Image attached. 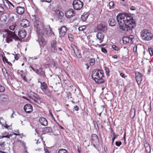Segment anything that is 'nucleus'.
Wrapping results in <instances>:
<instances>
[{
    "instance_id": "f257e3e1",
    "label": "nucleus",
    "mask_w": 153,
    "mask_h": 153,
    "mask_svg": "<svg viewBox=\"0 0 153 153\" xmlns=\"http://www.w3.org/2000/svg\"><path fill=\"white\" fill-rule=\"evenodd\" d=\"M117 19L120 29L123 31H130L136 26L135 20L128 13L119 14L117 16Z\"/></svg>"
},
{
    "instance_id": "f03ea898",
    "label": "nucleus",
    "mask_w": 153,
    "mask_h": 153,
    "mask_svg": "<svg viewBox=\"0 0 153 153\" xmlns=\"http://www.w3.org/2000/svg\"><path fill=\"white\" fill-rule=\"evenodd\" d=\"M103 71L100 70H96L92 72V77L96 82L102 84L104 82V80L102 79L103 76Z\"/></svg>"
},
{
    "instance_id": "7ed1b4c3",
    "label": "nucleus",
    "mask_w": 153,
    "mask_h": 153,
    "mask_svg": "<svg viewBox=\"0 0 153 153\" xmlns=\"http://www.w3.org/2000/svg\"><path fill=\"white\" fill-rule=\"evenodd\" d=\"M5 34L3 35V38H6V41L7 43L12 42L13 39H14L15 41L19 39V37L15 34V32L10 31L8 30H5Z\"/></svg>"
},
{
    "instance_id": "20e7f679",
    "label": "nucleus",
    "mask_w": 153,
    "mask_h": 153,
    "mask_svg": "<svg viewBox=\"0 0 153 153\" xmlns=\"http://www.w3.org/2000/svg\"><path fill=\"white\" fill-rule=\"evenodd\" d=\"M32 16L34 17V20L33 21L34 27L35 29H36L37 33H39V32H41L44 33V31H43V29L45 26L43 23L38 20V18L36 17V15Z\"/></svg>"
},
{
    "instance_id": "39448f33",
    "label": "nucleus",
    "mask_w": 153,
    "mask_h": 153,
    "mask_svg": "<svg viewBox=\"0 0 153 153\" xmlns=\"http://www.w3.org/2000/svg\"><path fill=\"white\" fill-rule=\"evenodd\" d=\"M140 34L142 39L145 41H150L153 37V35L150 31L146 29L142 30Z\"/></svg>"
},
{
    "instance_id": "423d86ee",
    "label": "nucleus",
    "mask_w": 153,
    "mask_h": 153,
    "mask_svg": "<svg viewBox=\"0 0 153 153\" xmlns=\"http://www.w3.org/2000/svg\"><path fill=\"white\" fill-rule=\"evenodd\" d=\"M37 34L38 39L36 41H38L41 46L43 47L46 44V42L43 37L44 36V33L39 32Z\"/></svg>"
},
{
    "instance_id": "0eeeda50",
    "label": "nucleus",
    "mask_w": 153,
    "mask_h": 153,
    "mask_svg": "<svg viewBox=\"0 0 153 153\" xmlns=\"http://www.w3.org/2000/svg\"><path fill=\"white\" fill-rule=\"evenodd\" d=\"M41 88L44 93L47 96L50 97H51V91L48 89V86L47 84L44 82L41 83Z\"/></svg>"
},
{
    "instance_id": "6e6552de",
    "label": "nucleus",
    "mask_w": 153,
    "mask_h": 153,
    "mask_svg": "<svg viewBox=\"0 0 153 153\" xmlns=\"http://www.w3.org/2000/svg\"><path fill=\"white\" fill-rule=\"evenodd\" d=\"M83 4L80 0H74L73 5L74 9L76 10H79L82 7Z\"/></svg>"
},
{
    "instance_id": "1a4fd4ad",
    "label": "nucleus",
    "mask_w": 153,
    "mask_h": 153,
    "mask_svg": "<svg viewBox=\"0 0 153 153\" xmlns=\"http://www.w3.org/2000/svg\"><path fill=\"white\" fill-rule=\"evenodd\" d=\"M91 142L93 146L95 148L99 145L98 138L97 135L95 134H93L91 136Z\"/></svg>"
},
{
    "instance_id": "9d476101",
    "label": "nucleus",
    "mask_w": 153,
    "mask_h": 153,
    "mask_svg": "<svg viewBox=\"0 0 153 153\" xmlns=\"http://www.w3.org/2000/svg\"><path fill=\"white\" fill-rule=\"evenodd\" d=\"M44 31V34L45 33L46 35L48 36H51L53 35H54V33L52 31L50 25L45 26L43 31Z\"/></svg>"
},
{
    "instance_id": "9b49d317",
    "label": "nucleus",
    "mask_w": 153,
    "mask_h": 153,
    "mask_svg": "<svg viewBox=\"0 0 153 153\" xmlns=\"http://www.w3.org/2000/svg\"><path fill=\"white\" fill-rule=\"evenodd\" d=\"M105 34L100 32H98L96 34V41L100 43H101L103 41Z\"/></svg>"
},
{
    "instance_id": "f8f14e48",
    "label": "nucleus",
    "mask_w": 153,
    "mask_h": 153,
    "mask_svg": "<svg viewBox=\"0 0 153 153\" xmlns=\"http://www.w3.org/2000/svg\"><path fill=\"white\" fill-rule=\"evenodd\" d=\"M65 16L68 19H70L74 16L75 13L73 9H71L65 11Z\"/></svg>"
},
{
    "instance_id": "ddd939ff",
    "label": "nucleus",
    "mask_w": 153,
    "mask_h": 153,
    "mask_svg": "<svg viewBox=\"0 0 153 153\" xmlns=\"http://www.w3.org/2000/svg\"><path fill=\"white\" fill-rule=\"evenodd\" d=\"M56 41L55 40L52 41L51 42V52L55 53L57 51Z\"/></svg>"
},
{
    "instance_id": "4468645a",
    "label": "nucleus",
    "mask_w": 153,
    "mask_h": 153,
    "mask_svg": "<svg viewBox=\"0 0 153 153\" xmlns=\"http://www.w3.org/2000/svg\"><path fill=\"white\" fill-rule=\"evenodd\" d=\"M60 37H63L66 34L67 31L66 27L64 26H62L58 29Z\"/></svg>"
},
{
    "instance_id": "2eb2a0df",
    "label": "nucleus",
    "mask_w": 153,
    "mask_h": 153,
    "mask_svg": "<svg viewBox=\"0 0 153 153\" xmlns=\"http://www.w3.org/2000/svg\"><path fill=\"white\" fill-rule=\"evenodd\" d=\"M25 111L27 113H30L33 110L32 105L30 104H27L24 107Z\"/></svg>"
},
{
    "instance_id": "dca6fc26",
    "label": "nucleus",
    "mask_w": 153,
    "mask_h": 153,
    "mask_svg": "<svg viewBox=\"0 0 153 153\" xmlns=\"http://www.w3.org/2000/svg\"><path fill=\"white\" fill-rule=\"evenodd\" d=\"M30 23L29 21L26 19H23L22 20L20 25L24 28H26L30 26Z\"/></svg>"
},
{
    "instance_id": "f3484780",
    "label": "nucleus",
    "mask_w": 153,
    "mask_h": 153,
    "mask_svg": "<svg viewBox=\"0 0 153 153\" xmlns=\"http://www.w3.org/2000/svg\"><path fill=\"white\" fill-rule=\"evenodd\" d=\"M97 29L98 30L105 33L107 30V28L105 24H100L98 25Z\"/></svg>"
},
{
    "instance_id": "a211bd4d",
    "label": "nucleus",
    "mask_w": 153,
    "mask_h": 153,
    "mask_svg": "<svg viewBox=\"0 0 153 153\" xmlns=\"http://www.w3.org/2000/svg\"><path fill=\"white\" fill-rule=\"evenodd\" d=\"M16 13L20 15L23 14L25 11V9L24 7L21 6H17L16 9Z\"/></svg>"
},
{
    "instance_id": "6ab92c4d",
    "label": "nucleus",
    "mask_w": 153,
    "mask_h": 153,
    "mask_svg": "<svg viewBox=\"0 0 153 153\" xmlns=\"http://www.w3.org/2000/svg\"><path fill=\"white\" fill-rule=\"evenodd\" d=\"M142 74L141 73L137 72L136 74V79L138 84H140L142 80Z\"/></svg>"
},
{
    "instance_id": "aec40b11",
    "label": "nucleus",
    "mask_w": 153,
    "mask_h": 153,
    "mask_svg": "<svg viewBox=\"0 0 153 153\" xmlns=\"http://www.w3.org/2000/svg\"><path fill=\"white\" fill-rule=\"evenodd\" d=\"M40 123L44 126H46L48 125V122L46 119L44 117H40L39 119Z\"/></svg>"
},
{
    "instance_id": "412c9836",
    "label": "nucleus",
    "mask_w": 153,
    "mask_h": 153,
    "mask_svg": "<svg viewBox=\"0 0 153 153\" xmlns=\"http://www.w3.org/2000/svg\"><path fill=\"white\" fill-rule=\"evenodd\" d=\"M26 35V33L24 29H22L20 30L18 33L19 36L21 38L23 39L25 38Z\"/></svg>"
},
{
    "instance_id": "4be33fe9",
    "label": "nucleus",
    "mask_w": 153,
    "mask_h": 153,
    "mask_svg": "<svg viewBox=\"0 0 153 153\" xmlns=\"http://www.w3.org/2000/svg\"><path fill=\"white\" fill-rule=\"evenodd\" d=\"M109 25L111 26H114L116 24L115 20L113 19H110L108 20Z\"/></svg>"
},
{
    "instance_id": "5701e85b",
    "label": "nucleus",
    "mask_w": 153,
    "mask_h": 153,
    "mask_svg": "<svg viewBox=\"0 0 153 153\" xmlns=\"http://www.w3.org/2000/svg\"><path fill=\"white\" fill-rule=\"evenodd\" d=\"M89 14L87 13H85L82 15L81 19L83 22H85L87 20Z\"/></svg>"
},
{
    "instance_id": "b1692460",
    "label": "nucleus",
    "mask_w": 153,
    "mask_h": 153,
    "mask_svg": "<svg viewBox=\"0 0 153 153\" xmlns=\"http://www.w3.org/2000/svg\"><path fill=\"white\" fill-rule=\"evenodd\" d=\"M28 93L29 94L28 96H32L33 97H34L35 98H36V99H39V97L38 95V94L35 93L31 91H30V92H28Z\"/></svg>"
},
{
    "instance_id": "393cba45",
    "label": "nucleus",
    "mask_w": 153,
    "mask_h": 153,
    "mask_svg": "<svg viewBox=\"0 0 153 153\" xmlns=\"http://www.w3.org/2000/svg\"><path fill=\"white\" fill-rule=\"evenodd\" d=\"M89 63L90 66H93L94 65L95 62V60L93 58H91L89 60Z\"/></svg>"
},
{
    "instance_id": "a878e982",
    "label": "nucleus",
    "mask_w": 153,
    "mask_h": 153,
    "mask_svg": "<svg viewBox=\"0 0 153 153\" xmlns=\"http://www.w3.org/2000/svg\"><path fill=\"white\" fill-rule=\"evenodd\" d=\"M123 41L124 43L127 44L129 43V39L128 37H124L123 39Z\"/></svg>"
},
{
    "instance_id": "bb28decb",
    "label": "nucleus",
    "mask_w": 153,
    "mask_h": 153,
    "mask_svg": "<svg viewBox=\"0 0 153 153\" xmlns=\"http://www.w3.org/2000/svg\"><path fill=\"white\" fill-rule=\"evenodd\" d=\"M51 131L52 129L50 127H46L43 129V131L45 133L51 132Z\"/></svg>"
},
{
    "instance_id": "cd10ccee",
    "label": "nucleus",
    "mask_w": 153,
    "mask_h": 153,
    "mask_svg": "<svg viewBox=\"0 0 153 153\" xmlns=\"http://www.w3.org/2000/svg\"><path fill=\"white\" fill-rule=\"evenodd\" d=\"M56 13L57 15L62 17L64 16L63 13L59 10H57L56 11Z\"/></svg>"
},
{
    "instance_id": "c85d7f7f",
    "label": "nucleus",
    "mask_w": 153,
    "mask_h": 153,
    "mask_svg": "<svg viewBox=\"0 0 153 153\" xmlns=\"http://www.w3.org/2000/svg\"><path fill=\"white\" fill-rule=\"evenodd\" d=\"M145 146L146 150L147 152L150 150L151 148L149 144L148 143H146L145 144Z\"/></svg>"
},
{
    "instance_id": "c756f323",
    "label": "nucleus",
    "mask_w": 153,
    "mask_h": 153,
    "mask_svg": "<svg viewBox=\"0 0 153 153\" xmlns=\"http://www.w3.org/2000/svg\"><path fill=\"white\" fill-rule=\"evenodd\" d=\"M2 60L4 62H5L7 63L9 65L12 66V64L11 62L8 61L7 59L5 57H3L2 58Z\"/></svg>"
},
{
    "instance_id": "7c9ffc66",
    "label": "nucleus",
    "mask_w": 153,
    "mask_h": 153,
    "mask_svg": "<svg viewBox=\"0 0 153 153\" xmlns=\"http://www.w3.org/2000/svg\"><path fill=\"white\" fill-rule=\"evenodd\" d=\"M39 75L43 76H45V72L40 68H39Z\"/></svg>"
},
{
    "instance_id": "2f4dec72",
    "label": "nucleus",
    "mask_w": 153,
    "mask_h": 153,
    "mask_svg": "<svg viewBox=\"0 0 153 153\" xmlns=\"http://www.w3.org/2000/svg\"><path fill=\"white\" fill-rule=\"evenodd\" d=\"M74 52L75 53V54L77 57L79 58L81 57V55L78 51L77 50L75 51Z\"/></svg>"
},
{
    "instance_id": "473e14b6",
    "label": "nucleus",
    "mask_w": 153,
    "mask_h": 153,
    "mask_svg": "<svg viewBox=\"0 0 153 153\" xmlns=\"http://www.w3.org/2000/svg\"><path fill=\"white\" fill-rule=\"evenodd\" d=\"M86 28V26L85 25H83L79 27L78 28V30L80 32H81L85 30Z\"/></svg>"
},
{
    "instance_id": "72a5a7b5",
    "label": "nucleus",
    "mask_w": 153,
    "mask_h": 153,
    "mask_svg": "<svg viewBox=\"0 0 153 153\" xmlns=\"http://www.w3.org/2000/svg\"><path fill=\"white\" fill-rule=\"evenodd\" d=\"M129 43L131 44L133 42V40L134 39V37L133 35H130L129 37Z\"/></svg>"
},
{
    "instance_id": "f704fd0d",
    "label": "nucleus",
    "mask_w": 153,
    "mask_h": 153,
    "mask_svg": "<svg viewBox=\"0 0 153 153\" xmlns=\"http://www.w3.org/2000/svg\"><path fill=\"white\" fill-rule=\"evenodd\" d=\"M58 153H68L67 151L65 149H59Z\"/></svg>"
},
{
    "instance_id": "c9c22d12",
    "label": "nucleus",
    "mask_w": 153,
    "mask_h": 153,
    "mask_svg": "<svg viewBox=\"0 0 153 153\" xmlns=\"http://www.w3.org/2000/svg\"><path fill=\"white\" fill-rule=\"evenodd\" d=\"M135 109L134 108H133L131 109V111H130V115H133V117H134L135 116Z\"/></svg>"
},
{
    "instance_id": "e433bc0d",
    "label": "nucleus",
    "mask_w": 153,
    "mask_h": 153,
    "mask_svg": "<svg viewBox=\"0 0 153 153\" xmlns=\"http://www.w3.org/2000/svg\"><path fill=\"white\" fill-rule=\"evenodd\" d=\"M26 75V74L25 73H24V74H22L21 76L24 81L25 82H27V79L26 78L25 76Z\"/></svg>"
},
{
    "instance_id": "4c0bfd02",
    "label": "nucleus",
    "mask_w": 153,
    "mask_h": 153,
    "mask_svg": "<svg viewBox=\"0 0 153 153\" xmlns=\"http://www.w3.org/2000/svg\"><path fill=\"white\" fill-rule=\"evenodd\" d=\"M1 100L4 102H5L7 101V99L5 97V96L4 95H2L1 96Z\"/></svg>"
},
{
    "instance_id": "58836bf2",
    "label": "nucleus",
    "mask_w": 153,
    "mask_h": 153,
    "mask_svg": "<svg viewBox=\"0 0 153 153\" xmlns=\"http://www.w3.org/2000/svg\"><path fill=\"white\" fill-rule=\"evenodd\" d=\"M28 97L30 99H32L34 101L38 104L39 103V102L38 101V100H36V99H35L34 98L32 97L31 96H28Z\"/></svg>"
},
{
    "instance_id": "ea45409f",
    "label": "nucleus",
    "mask_w": 153,
    "mask_h": 153,
    "mask_svg": "<svg viewBox=\"0 0 153 153\" xmlns=\"http://www.w3.org/2000/svg\"><path fill=\"white\" fill-rule=\"evenodd\" d=\"M105 72L107 75H108L109 73V69L107 67H105L104 68Z\"/></svg>"
},
{
    "instance_id": "a19ab883",
    "label": "nucleus",
    "mask_w": 153,
    "mask_h": 153,
    "mask_svg": "<svg viewBox=\"0 0 153 153\" xmlns=\"http://www.w3.org/2000/svg\"><path fill=\"white\" fill-rule=\"evenodd\" d=\"M16 27V24H15L10 26V27L9 28L10 30H13Z\"/></svg>"
},
{
    "instance_id": "79ce46f5",
    "label": "nucleus",
    "mask_w": 153,
    "mask_h": 153,
    "mask_svg": "<svg viewBox=\"0 0 153 153\" xmlns=\"http://www.w3.org/2000/svg\"><path fill=\"white\" fill-rule=\"evenodd\" d=\"M149 51L151 56L153 55V50L152 48H149L148 49Z\"/></svg>"
},
{
    "instance_id": "37998d69",
    "label": "nucleus",
    "mask_w": 153,
    "mask_h": 153,
    "mask_svg": "<svg viewBox=\"0 0 153 153\" xmlns=\"http://www.w3.org/2000/svg\"><path fill=\"white\" fill-rule=\"evenodd\" d=\"M5 90L4 87L0 84V92H3Z\"/></svg>"
},
{
    "instance_id": "c03bdc74",
    "label": "nucleus",
    "mask_w": 153,
    "mask_h": 153,
    "mask_svg": "<svg viewBox=\"0 0 153 153\" xmlns=\"http://www.w3.org/2000/svg\"><path fill=\"white\" fill-rule=\"evenodd\" d=\"M4 9L3 7L0 6V14H2L4 11Z\"/></svg>"
},
{
    "instance_id": "a18cd8bd",
    "label": "nucleus",
    "mask_w": 153,
    "mask_h": 153,
    "mask_svg": "<svg viewBox=\"0 0 153 153\" xmlns=\"http://www.w3.org/2000/svg\"><path fill=\"white\" fill-rule=\"evenodd\" d=\"M112 47L114 50L116 51H118L119 49V48L115 45H112Z\"/></svg>"
},
{
    "instance_id": "49530a36",
    "label": "nucleus",
    "mask_w": 153,
    "mask_h": 153,
    "mask_svg": "<svg viewBox=\"0 0 153 153\" xmlns=\"http://www.w3.org/2000/svg\"><path fill=\"white\" fill-rule=\"evenodd\" d=\"M71 46L73 50L74 51H75L77 50V48L74 45L71 44Z\"/></svg>"
},
{
    "instance_id": "de8ad7c7",
    "label": "nucleus",
    "mask_w": 153,
    "mask_h": 153,
    "mask_svg": "<svg viewBox=\"0 0 153 153\" xmlns=\"http://www.w3.org/2000/svg\"><path fill=\"white\" fill-rule=\"evenodd\" d=\"M2 71L3 72L4 75L5 77L8 76V74L7 73V72L5 69L4 70H4H2Z\"/></svg>"
},
{
    "instance_id": "09e8293b",
    "label": "nucleus",
    "mask_w": 153,
    "mask_h": 153,
    "mask_svg": "<svg viewBox=\"0 0 153 153\" xmlns=\"http://www.w3.org/2000/svg\"><path fill=\"white\" fill-rule=\"evenodd\" d=\"M114 5V3L113 1H111L109 3V5L110 8H112Z\"/></svg>"
},
{
    "instance_id": "8fccbe9b",
    "label": "nucleus",
    "mask_w": 153,
    "mask_h": 153,
    "mask_svg": "<svg viewBox=\"0 0 153 153\" xmlns=\"http://www.w3.org/2000/svg\"><path fill=\"white\" fill-rule=\"evenodd\" d=\"M122 144V143L121 141H116L115 142V145L117 146H120Z\"/></svg>"
},
{
    "instance_id": "3c124183",
    "label": "nucleus",
    "mask_w": 153,
    "mask_h": 153,
    "mask_svg": "<svg viewBox=\"0 0 153 153\" xmlns=\"http://www.w3.org/2000/svg\"><path fill=\"white\" fill-rule=\"evenodd\" d=\"M117 135H115V136H113L112 138V144H113L115 139L117 137Z\"/></svg>"
},
{
    "instance_id": "603ef678",
    "label": "nucleus",
    "mask_w": 153,
    "mask_h": 153,
    "mask_svg": "<svg viewBox=\"0 0 153 153\" xmlns=\"http://www.w3.org/2000/svg\"><path fill=\"white\" fill-rule=\"evenodd\" d=\"M101 51L102 52L104 53H106L107 52V51L106 49L104 48H101Z\"/></svg>"
},
{
    "instance_id": "864d4df0",
    "label": "nucleus",
    "mask_w": 153,
    "mask_h": 153,
    "mask_svg": "<svg viewBox=\"0 0 153 153\" xmlns=\"http://www.w3.org/2000/svg\"><path fill=\"white\" fill-rule=\"evenodd\" d=\"M110 133L111 134V136H115V135H117L115 134V133L114 132V131L113 130H111L110 131Z\"/></svg>"
},
{
    "instance_id": "5fc2aeb1",
    "label": "nucleus",
    "mask_w": 153,
    "mask_h": 153,
    "mask_svg": "<svg viewBox=\"0 0 153 153\" xmlns=\"http://www.w3.org/2000/svg\"><path fill=\"white\" fill-rule=\"evenodd\" d=\"M3 3L4 4L6 7H7V3L6 0H3Z\"/></svg>"
},
{
    "instance_id": "6e6d98bb",
    "label": "nucleus",
    "mask_w": 153,
    "mask_h": 153,
    "mask_svg": "<svg viewBox=\"0 0 153 153\" xmlns=\"http://www.w3.org/2000/svg\"><path fill=\"white\" fill-rule=\"evenodd\" d=\"M137 49V46L135 45L133 48V51L134 52H136Z\"/></svg>"
},
{
    "instance_id": "4d7b16f0",
    "label": "nucleus",
    "mask_w": 153,
    "mask_h": 153,
    "mask_svg": "<svg viewBox=\"0 0 153 153\" xmlns=\"http://www.w3.org/2000/svg\"><path fill=\"white\" fill-rule=\"evenodd\" d=\"M6 134H7V135L6 136V137L8 138H9L10 137H12V135L11 134H9L8 133L6 132Z\"/></svg>"
},
{
    "instance_id": "13d9d810",
    "label": "nucleus",
    "mask_w": 153,
    "mask_h": 153,
    "mask_svg": "<svg viewBox=\"0 0 153 153\" xmlns=\"http://www.w3.org/2000/svg\"><path fill=\"white\" fill-rule=\"evenodd\" d=\"M51 0H41V2H46L48 3H50L51 1Z\"/></svg>"
},
{
    "instance_id": "bf43d9fd",
    "label": "nucleus",
    "mask_w": 153,
    "mask_h": 153,
    "mask_svg": "<svg viewBox=\"0 0 153 153\" xmlns=\"http://www.w3.org/2000/svg\"><path fill=\"white\" fill-rule=\"evenodd\" d=\"M9 6L11 8H12V7L13 8H14L15 7L14 5L11 2L10 3Z\"/></svg>"
},
{
    "instance_id": "052dcab7",
    "label": "nucleus",
    "mask_w": 153,
    "mask_h": 153,
    "mask_svg": "<svg viewBox=\"0 0 153 153\" xmlns=\"http://www.w3.org/2000/svg\"><path fill=\"white\" fill-rule=\"evenodd\" d=\"M77 151L79 153H82L81 148L78 146H77Z\"/></svg>"
},
{
    "instance_id": "680f3d73",
    "label": "nucleus",
    "mask_w": 153,
    "mask_h": 153,
    "mask_svg": "<svg viewBox=\"0 0 153 153\" xmlns=\"http://www.w3.org/2000/svg\"><path fill=\"white\" fill-rule=\"evenodd\" d=\"M13 55L14 56V58L16 60H17L19 59V57L17 54L14 55V54H13Z\"/></svg>"
},
{
    "instance_id": "e2e57ef3",
    "label": "nucleus",
    "mask_w": 153,
    "mask_h": 153,
    "mask_svg": "<svg viewBox=\"0 0 153 153\" xmlns=\"http://www.w3.org/2000/svg\"><path fill=\"white\" fill-rule=\"evenodd\" d=\"M10 19L11 21H13L14 20V16H11L10 17Z\"/></svg>"
},
{
    "instance_id": "0e129e2a",
    "label": "nucleus",
    "mask_w": 153,
    "mask_h": 153,
    "mask_svg": "<svg viewBox=\"0 0 153 153\" xmlns=\"http://www.w3.org/2000/svg\"><path fill=\"white\" fill-rule=\"evenodd\" d=\"M74 108L75 110L76 111H78V110L79 109V108L77 105L75 106Z\"/></svg>"
},
{
    "instance_id": "69168bd1",
    "label": "nucleus",
    "mask_w": 153,
    "mask_h": 153,
    "mask_svg": "<svg viewBox=\"0 0 153 153\" xmlns=\"http://www.w3.org/2000/svg\"><path fill=\"white\" fill-rule=\"evenodd\" d=\"M120 75L123 78H125L126 77L125 74L122 73H120Z\"/></svg>"
},
{
    "instance_id": "338daca9",
    "label": "nucleus",
    "mask_w": 153,
    "mask_h": 153,
    "mask_svg": "<svg viewBox=\"0 0 153 153\" xmlns=\"http://www.w3.org/2000/svg\"><path fill=\"white\" fill-rule=\"evenodd\" d=\"M130 9L131 10H135L136 8H135V7L132 6L131 7Z\"/></svg>"
},
{
    "instance_id": "774afa93",
    "label": "nucleus",
    "mask_w": 153,
    "mask_h": 153,
    "mask_svg": "<svg viewBox=\"0 0 153 153\" xmlns=\"http://www.w3.org/2000/svg\"><path fill=\"white\" fill-rule=\"evenodd\" d=\"M15 112L14 111H13V113H12V115H11V118H13L14 117V115H16L15 114Z\"/></svg>"
}]
</instances>
